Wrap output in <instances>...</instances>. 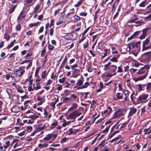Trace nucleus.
<instances>
[{
    "instance_id": "43",
    "label": "nucleus",
    "mask_w": 151,
    "mask_h": 151,
    "mask_svg": "<svg viewBox=\"0 0 151 151\" xmlns=\"http://www.w3.org/2000/svg\"><path fill=\"white\" fill-rule=\"evenodd\" d=\"M5 143L6 144V145L4 147V149H6L10 145V142L9 141H6Z\"/></svg>"
},
{
    "instance_id": "58",
    "label": "nucleus",
    "mask_w": 151,
    "mask_h": 151,
    "mask_svg": "<svg viewBox=\"0 0 151 151\" xmlns=\"http://www.w3.org/2000/svg\"><path fill=\"white\" fill-rule=\"evenodd\" d=\"M141 31H137L135 32L134 33L133 35L134 36V37H135L136 36L139 35L141 33Z\"/></svg>"
},
{
    "instance_id": "61",
    "label": "nucleus",
    "mask_w": 151,
    "mask_h": 151,
    "mask_svg": "<svg viewBox=\"0 0 151 151\" xmlns=\"http://www.w3.org/2000/svg\"><path fill=\"white\" fill-rule=\"evenodd\" d=\"M150 128L149 127L148 128H145L144 129V132H145L144 133V134L145 135H146L148 134V131L150 130Z\"/></svg>"
},
{
    "instance_id": "18",
    "label": "nucleus",
    "mask_w": 151,
    "mask_h": 151,
    "mask_svg": "<svg viewBox=\"0 0 151 151\" xmlns=\"http://www.w3.org/2000/svg\"><path fill=\"white\" fill-rule=\"evenodd\" d=\"M19 106H14L11 109L12 112L14 113H17L19 111Z\"/></svg>"
},
{
    "instance_id": "49",
    "label": "nucleus",
    "mask_w": 151,
    "mask_h": 151,
    "mask_svg": "<svg viewBox=\"0 0 151 151\" xmlns=\"http://www.w3.org/2000/svg\"><path fill=\"white\" fill-rule=\"evenodd\" d=\"M118 70H117V72H116L117 73H122L123 72V70L122 69V65L118 66Z\"/></svg>"
},
{
    "instance_id": "62",
    "label": "nucleus",
    "mask_w": 151,
    "mask_h": 151,
    "mask_svg": "<svg viewBox=\"0 0 151 151\" xmlns=\"http://www.w3.org/2000/svg\"><path fill=\"white\" fill-rule=\"evenodd\" d=\"M67 56L66 55L65 57V58L63 60V61L62 64H63L65 65V63H67Z\"/></svg>"
},
{
    "instance_id": "21",
    "label": "nucleus",
    "mask_w": 151,
    "mask_h": 151,
    "mask_svg": "<svg viewBox=\"0 0 151 151\" xmlns=\"http://www.w3.org/2000/svg\"><path fill=\"white\" fill-rule=\"evenodd\" d=\"M84 81V78L82 76H81V78L79 79L77 82V84L79 86H81L83 84V82Z\"/></svg>"
},
{
    "instance_id": "31",
    "label": "nucleus",
    "mask_w": 151,
    "mask_h": 151,
    "mask_svg": "<svg viewBox=\"0 0 151 151\" xmlns=\"http://www.w3.org/2000/svg\"><path fill=\"white\" fill-rule=\"evenodd\" d=\"M127 124L128 123L127 122H125L123 124H121V125L120 126L119 129L120 130L122 131L123 128H125L126 127Z\"/></svg>"
},
{
    "instance_id": "38",
    "label": "nucleus",
    "mask_w": 151,
    "mask_h": 151,
    "mask_svg": "<svg viewBox=\"0 0 151 151\" xmlns=\"http://www.w3.org/2000/svg\"><path fill=\"white\" fill-rule=\"evenodd\" d=\"M21 29V25L20 23H18L16 26V29L17 31H20Z\"/></svg>"
},
{
    "instance_id": "8",
    "label": "nucleus",
    "mask_w": 151,
    "mask_h": 151,
    "mask_svg": "<svg viewBox=\"0 0 151 151\" xmlns=\"http://www.w3.org/2000/svg\"><path fill=\"white\" fill-rule=\"evenodd\" d=\"M78 36V34L77 33L73 32L68 35L67 38H68V40H76Z\"/></svg>"
},
{
    "instance_id": "35",
    "label": "nucleus",
    "mask_w": 151,
    "mask_h": 151,
    "mask_svg": "<svg viewBox=\"0 0 151 151\" xmlns=\"http://www.w3.org/2000/svg\"><path fill=\"white\" fill-rule=\"evenodd\" d=\"M50 139H51V134H47L46 136L43 138V140L46 141H48Z\"/></svg>"
},
{
    "instance_id": "5",
    "label": "nucleus",
    "mask_w": 151,
    "mask_h": 151,
    "mask_svg": "<svg viewBox=\"0 0 151 151\" xmlns=\"http://www.w3.org/2000/svg\"><path fill=\"white\" fill-rule=\"evenodd\" d=\"M117 66L114 65H111L110 66V72L107 73L106 76V77L111 78L113 76L116 75V72L117 69Z\"/></svg>"
},
{
    "instance_id": "63",
    "label": "nucleus",
    "mask_w": 151,
    "mask_h": 151,
    "mask_svg": "<svg viewBox=\"0 0 151 151\" xmlns=\"http://www.w3.org/2000/svg\"><path fill=\"white\" fill-rule=\"evenodd\" d=\"M6 79L7 80H8L10 79V77H11L12 78H13V77L11 75L10 76L9 73L7 74L6 76Z\"/></svg>"
},
{
    "instance_id": "2",
    "label": "nucleus",
    "mask_w": 151,
    "mask_h": 151,
    "mask_svg": "<svg viewBox=\"0 0 151 151\" xmlns=\"http://www.w3.org/2000/svg\"><path fill=\"white\" fill-rule=\"evenodd\" d=\"M141 59L142 62L148 63L151 60V51L143 54L141 56Z\"/></svg>"
},
{
    "instance_id": "7",
    "label": "nucleus",
    "mask_w": 151,
    "mask_h": 151,
    "mask_svg": "<svg viewBox=\"0 0 151 151\" xmlns=\"http://www.w3.org/2000/svg\"><path fill=\"white\" fill-rule=\"evenodd\" d=\"M141 43L140 41L134 42H131V45L132 47V51H134L136 50H139V47L140 46Z\"/></svg>"
},
{
    "instance_id": "47",
    "label": "nucleus",
    "mask_w": 151,
    "mask_h": 151,
    "mask_svg": "<svg viewBox=\"0 0 151 151\" xmlns=\"http://www.w3.org/2000/svg\"><path fill=\"white\" fill-rule=\"evenodd\" d=\"M141 114H142L145 113L146 111V106H144L141 109Z\"/></svg>"
},
{
    "instance_id": "59",
    "label": "nucleus",
    "mask_w": 151,
    "mask_h": 151,
    "mask_svg": "<svg viewBox=\"0 0 151 151\" xmlns=\"http://www.w3.org/2000/svg\"><path fill=\"white\" fill-rule=\"evenodd\" d=\"M65 77H64L60 79L59 80V82L61 83H63L65 81Z\"/></svg>"
},
{
    "instance_id": "32",
    "label": "nucleus",
    "mask_w": 151,
    "mask_h": 151,
    "mask_svg": "<svg viewBox=\"0 0 151 151\" xmlns=\"http://www.w3.org/2000/svg\"><path fill=\"white\" fill-rule=\"evenodd\" d=\"M32 113H33L32 112ZM33 113L34 114L30 115L29 116V118L32 119L33 120H35L39 117L38 115L36 116L35 113Z\"/></svg>"
},
{
    "instance_id": "52",
    "label": "nucleus",
    "mask_w": 151,
    "mask_h": 151,
    "mask_svg": "<svg viewBox=\"0 0 151 151\" xmlns=\"http://www.w3.org/2000/svg\"><path fill=\"white\" fill-rule=\"evenodd\" d=\"M111 124L109 125L108 126H107L106 129L103 130L102 131L103 133H106L107 132L110 128V126Z\"/></svg>"
},
{
    "instance_id": "51",
    "label": "nucleus",
    "mask_w": 151,
    "mask_h": 151,
    "mask_svg": "<svg viewBox=\"0 0 151 151\" xmlns=\"http://www.w3.org/2000/svg\"><path fill=\"white\" fill-rule=\"evenodd\" d=\"M109 110H104V111L102 112L101 114L102 116H104V115L105 114H110V113H109ZM105 116H106V115H105Z\"/></svg>"
},
{
    "instance_id": "19",
    "label": "nucleus",
    "mask_w": 151,
    "mask_h": 151,
    "mask_svg": "<svg viewBox=\"0 0 151 151\" xmlns=\"http://www.w3.org/2000/svg\"><path fill=\"white\" fill-rule=\"evenodd\" d=\"M120 55L119 54L116 55V56H114L111 59H110V61L113 62L117 63L118 62V59Z\"/></svg>"
},
{
    "instance_id": "34",
    "label": "nucleus",
    "mask_w": 151,
    "mask_h": 151,
    "mask_svg": "<svg viewBox=\"0 0 151 151\" xmlns=\"http://www.w3.org/2000/svg\"><path fill=\"white\" fill-rule=\"evenodd\" d=\"M105 139L102 140L101 142L98 145V147L102 148L104 147L105 145Z\"/></svg>"
},
{
    "instance_id": "29",
    "label": "nucleus",
    "mask_w": 151,
    "mask_h": 151,
    "mask_svg": "<svg viewBox=\"0 0 151 151\" xmlns=\"http://www.w3.org/2000/svg\"><path fill=\"white\" fill-rule=\"evenodd\" d=\"M17 6V4L14 5L10 9L9 11V14H11L14 12L15 9L16 8Z\"/></svg>"
},
{
    "instance_id": "11",
    "label": "nucleus",
    "mask_w": 151,
    "mask_h": 151,
    "mask_svg": "<svg viewBox=\"0 0 151 151\" xmlns=\"http://www.w3.org/2000/svg\"><path fill=\"white\" fill-rule=\"evenodd\" d=\"M76 111H73L67 117L66 119H73V120L72 121V122H73L75 121V119L76 118L75 116Z\"/></svg>"
},
{
    "instance_id": "48",
    "label": "nucleus",
    "mask_w": 151,
    "mask_h": 151,
    "mask_svg": "<svg viewBox=\"0 0 151 151\" xmlns=\"http://www.w3.org/2000/svg\"><path fill=\"white\" fill-rule=\"evenodd\" d=\"M151 19V13L149 15L147 16L145 18V21L146 20V21H149Z\"/></svg>"
},
{
    "instance_id": "27",
    "label": "nucleus",
    "mask_w": 151,
    "mask_h": 151,
    "mask_svg": "<svg viewBox=\"0 0 151 151\" xmlns=\"http://www.w3.org/2000/svg\"><path fill=\"white\" fill-rule=\"evenodd\" d=\"M132 99H131V101L132 102V103L133 104L135 105H137L138 104V103H137V98H136V97L135 96H132Z\"/></svg>"
},
{
    "instance_id": "25",
    "label": "nucleus",
    "mask_w": 151,
    "mask_h": 151,
    "mask_svg": "<svg viewBox=\"0 0 151 151\" xmlns=\"http://www.w3.org/2000/svg\"><path fill=\"white\" fill-rule=\"evenodd\" d=\"M149 2L147 0H145L141 3L139 5V6L140 7H145L147 5Z\"/></svg>"
},
{
    "instance_id": "16",
    "label": "nucleus",
    "mask_w": 151,
    "mask_h": 151,
    "mask_svg": "<svg viewBox=\"0 0 151 151\" xmlns=\"http://www.w3.org/2000/svg\"><path fill=\"white\" fill-rule=\"evenodd\" d=\"M30 101V100H28L24 101V106L23 107V106H22L21 107L22 111H24L27 108L28 106V104L29 103Z\"/></svg>"
},
{
    "instance_id": "14",
    "label": "nucleus",
    "mask_w": 151,
    "mask_h": 151,
    "mask_svg": "<svg viewBox=\"0 0 151 151\" xmlns=\"http://www.w3.org/2000/svg\"><path fill=\"white\" fill-rule=\"evenodd\" d=\"M147 77V75H144L143 76H142L137 78H134L133 79V80L135 82H137L139 81H141L145 79Z\"/></svg>"
},
{
    "instance_id": "28",
    "label": "nucleus",
    "mask_w": 151,
    "mask_h": 151,
    "mask_svg": "<svg viewBox=\"0 0 151 151\" xmlns=\"http://www.w3.org/2000/svg\"><path fill=\"white\" fill-rule=\"evenodd\" d=\"M115 96L117 99H123V95L122 93L117 92Z\"/></svg>"
},
{
    "instance_id": "46",
    "label": "nucleus",
    "mask_w": 151,
    "mask_h": 151,
    "mask_svg": "<svg viewBox=\"0 0 151 151\" xmlns=\"http://www.w3.org/2000/svg\"><path fill=\"white\" fill-rule=\"evenodd\" d=\"M4 38L6 39L7 41H9L11 38V36L7 34H4Z\"/></svg>"
},
{
    "instance_id": "56",
    "label": "nucleus",
    "mask_w": 151,
    "mask_h": 151,
    "mask_svg": "<svg viewBox=\"0 0 151 151\" xmlns=\"http://www.w3.org/2000/svg\"><path fill=\"white\" fill-rule=\"evenodd\" d=\"M58 122H57L52 123L51 124V125L53 127H50L51 129H52L54 128L55 126L58 125Z\"/></svg>"
},
{
    "instance_id": "57",
    "label": "nucleus",
    "mask_w": 151,
    "mask_h": 151,
    "mask_svg": "<svg viewBox=\"0 0 151 151\" xmlns=\"http://www.w3.org/2000/svg\"><path fill=\"white\" fill-rule=\"evenodd\" d=\"M40 66H39L36 69L35 73V76H38V73L39 71L40 70Z\"/></svg>"
},
{
    "instance_id": "39",
    "label": "nucleus",
    "mask_w": 151,
    "mask_h": 151,
    "mask_svg": "<svg viewBox=\"0 0 151 151\" xmlns=\"http://www.w3.org/2000/svg\"><path fill=\"white\" fill-rule=\"evenodd\" d=\"M69 100H70V98L69 97H65L63 99L62 101L63 103H66L68 102V101Z\"/></svg>"
},
{
    "instance_id": "53",
    "label": "nucleus",
    "mask_w": 151,
    "mask_h": 151,
    "mask_svg": "<svg viewBox=\"0 0 151 151\" xmlns=\"http://www.w3.org/2000/svg\"><path fill=\"white\" fill-rule=\"evenodd\" d=\"M73 17L75 20L77 21H79L82 18L80 16L77 15H75Z\"/></svg>"
},
{
    "instance_id": "15",
    "label": "nucleus",
    "mask_w": 151,
    "mask_h": 151,
    "mask_svg": "<svg viewBox=\"0 0 151 151\" xmlns=\"http://www.w3.org/2000/svg\"><path fill=\"white\" fill-rule=\"evenodd\" d=\"M72 106L68 109V111H72L76 109L78 107V105L76 103H73L71 104Z\"/></svg>"
},
{
    "instance_id": "60",
    "label": "nucleus",
    "mask_w": 151,
    "mask_h": 151,
    "mask_svg": "<svg viewBox=\"0 0 151 151\" xmlns=\"http://www.w3.org/2000/svg\"><path fill=\"white\" fill-rule=\"evenodd\" d=\"M38 146L39 147H41V148L42 147H47L48 145V144H38Z\"/></svg>"
},
{
    "instance_id": "13",
    "label": "nucleus",
    "mask_w": 151,
    "mask_h": 151,
    "mask_svg": "<svg viewBox=\"0 0 151 151\" xmlns=\"http://www.w3.org/2000/svg\"><path fill=\"white\" fill-rule=\"evenodd\" d=\"M146 84H138L137 86L138 87L137 88L139 92L142 91H144L146 89Z\"/></svg>"
},
{
    "instance_id": "55",
    "label": "nucleus",
    "mask_w": 151,
    "mask_h": 151,
    "mask_svg": "<svg viewBox=\"0 0 151 151\" xmlns=\"http://www.w3.org/2000/svg\"><path fill=\"white\" fill-rule=\"evenodd\" d=\"M51 138H52V141H53L57 137V134H50Z\"/></svg>"
},
{
    "instance_id": "42",
    "label": "nucleus",
    "mask_w": 151,
    "mask_h": 151,
    "mask_svg": "<svg viewBox=\"0 0 151 151\" xmlns=\"http://www.w3.org/2000/svg\"><path fill=\"white\" fill-rule=\"evenodd\" d=\"M122 93L125 96H129L130 92L127 90H124L123 91Z\"/></svg>"
},
{
    "instance_id": "20",
    "label": "nucleus",
    "mask_w": 151,
    "mask_h": 151,
    "mask_svg": "<svg viewBox=\"0 0 151 151\" xmlns=\"http://www.w3.org/2000/svg\"><path fill=\"white\" fill-rule=\"evenodd\" d=\"M24 67L22 66L19 68L18 70H19L20 74L18 75V77H19L22 76L25 72V70H24Z\"/></svg>"
},
{
    "instance_id": "22",
    "label": "nucleus",
    "mask_w": 151,
    "mask_h": 151,
    "mask_svg": "<svg viewBox=\"0 0 151 151\" xmlns=\"http://www.w3.org/2000/svg\"><path fill=\"white\" fill-rule=\"evenodd\" d=\"M73 71L72 72L74 75L73 76V77L74 78H76L78 76V73H79L80 70L78 69H73Z\"/></svg>"
},
{
    "instance_id": "10",
    "label": "nucleus",
    "mask_w": 151,
    "mask_h": 151,
    "mask_svg": "<svg viewBox=\"0 0 151 151\" xmlns=\"http://www.w3.org/2000/svg\"><path fill=\"white\" fill-rule=\"evenodd\" d=\"M129 109V110L128 114V116L129 117L132 116L134 115L137 111V109L134 106L130 107Z\"/></svg>"
},
{
    "instance_id": "40",
    "label": "nucleus",
    "mask_w": 151,
    "mask_h": 151,
    "mask_svg": "<svg viewBox=\"0 0 151 151\" xmlns=\"http://www.w3.org/2000/svg\"><path fill=\"white\" fill-rule=\"evenodd\" d=\"M40 8V6L39 5L37 4L35 8V10L34 12L35 13H36L38 12L37 11L39 10Z\"/></svg>"
},
{
    "instance_id": "37",
    "label": "nucleus",
    "mask_w": 151,
    "mask_h": 151,
    "mask_svg": "<svg viewBox=\"0 0 151 151\" xmlns=\"http://www.w3.org/2000/svg\"><path fill=\"white\" fill-rule=\"evenodd\" d=\"M48 73H46L45 70H44L42 73L41 77L42 78L44 79L47 75Z\"/></svg>"
},
{
    "instance_id": "6",
    "label": "nucleus",
    "mask_w": 151,
    "mask_h": 151,
    "mask_svg": "<svg viewBox=\"0 0 151 151\" xmlns=\"http://www.w3.org/2000/svg\"><path fill=\"white\" fill-rule=\"evenodd\" d=\"M114 111L115 112L112 117V119H115L124 115L122 109L116 108Z\"/></svg>"
},
{
    "instance_id": "41",
    "label": "nucleus",
    "mask_w": 151,
    "mask_h": 151,
    "mask_svg": "<svg viewBox=\"0 0 151 151\" xmlns=\"http://www.w3.org/2000/svg\"><path fill=\"white\" fill-rule=\"evenodd\" d=\"M46 52V50L45 47H44V48L42 50L41 53L40 54L41 56L42 57H43L45 55V53Z\"/></svg>"
},
{
    "instance_id": "24",
    "label": "nucleus",
    "mask_w": 151,
    "mask_h": 151,
    "mask_svg": "<svg viewBox=\"0 0 151 151\" xmlns=\"http://www.w3.org/2000/svg\"><path fill=\"white\" fill-rule=\"evenodd\" d=\"M89 42L88 39H86L85 40V42L84 43L83 45V47L84 49L88 48L89 46Z\"/></svg>"
},
{
    "instance_id": "50",
    "label": "nucleus",
    "mask_w": 151,
    "mask_h": 151,
    "mask_svg": "<svg viewBox=\"0 0 151 151\" xmlns=\"http://www.w3.org/2000/svg\"><path fill=\"white\" fill-rule=\"evenodd\" d=\"M108 49H104V51L105 52L104 54V55H102L101 56V58H104L106 56H107V54L108 52Z\"/></svg>"
},
{
    "instance_id": "45",
    "label": "nucleus",
    "mask_w": 151,
    "mask_h": 151,
    "mask_svg": "<svg viewBox=\"0 0 151 151\" xmlns=\"http://www.w3.org/2000/svg\"><path fill=\"white\" fill-rule=\"evenodd\" d=\"M47 55H45V57L44 58V60L42 62L43 66H44L45 65L47 61Z\"/></svg>"
},
{
    "instance_id": "30",
    "label": "nucleus",
    "mask_w": 151,
    "mask_h": 151,
    "mask_svg": "<svg viewBox=\"0 0 151 151\" xmlns=\"http://www.w3.org/2000/svg\"><path fill=\"white\" fill-rule=\"evenodd\" d=\"M70 13H68L65 15V19L66 20H70L71 19V17H70L71 15Z\"/></svg>"
},
{
    "instance_id": "26",
    "label": "nucleus",
    "mask_w": 151,
    "mask_h": 151,
    "mask_svg": "<svg viewBox=\"0 0 151 151\" xmlns=\"http://www.w3.org/2000/svg\"><path fill=\"white\" fill-rule=\"evenodd\" d=\"M63 123L62 125L63 127H65L67 125H69L71 122H72V121H68L67 122L65 119L63 120Z\"/></svg>"
},
{
    "instance_id": "1",
    "label": "nucleus",
    "mask_w": 151,
    "mask_h": 151,
    "mask_svg": "<svg viewBox=\"0 0 151 151\" xmlns=\"http://www.w3.org/2000/svg\"><path fill=\"white\" fill-rule=\"evenodd\" d=\"M151 49V42L150 38H147L143 41L142 43V51Z\"/></svg>"
},
{
    "instance_id": "33",
    "label": "nucleus",
    "mask_w": 151,
    "mask_h": 151,
    "mask_svg": "<svg viewBox=\"0 0 151 151\" xmlns=\"http://www.w3.org/2000/svg\"><path fill=\"white\" fill-rule=\"evenodd\" d=\"M86 37H83V36H82V37L81 39L77 41V42L78 46L79 44H80L81 42H82L84 40L86 39Z\"/></svg>"
},
{
    "instance_id": "64",
    "label": "nucleus",
    "mask_w": 151,
    "mask_h": 151,
    "mask_svg": "<svg viewBox=\"0 0 151 151\" xmlns=\"http://www.w3.org/2000/svg\"><path fill=\"white\" fill-rule=\"evenodd\" d=\"M104 70H107L110 69V66L108 65L107 64L105 65H104Z\"/></svg>"
},
{
    "instance_id": "3",
    "label": "nucleus",
    "mask_w": 151,
    "mask_h": 151,
    "mask_svg": "<svg viewBox=\"0 0 151 151\" xmlns=\"http://www.w3.org/2000/svg\"><path fill=\"white\" fill-rule=\"evenodd\" d=\"M150 66V65L149 64L145 65L143 67L141 68L140 69L138 70L136 73L138 74L141 75L145 73V75H147V76L148 74L149 69Z\"/></svg>"
},
{
    "instance_id": "17",
    "label": "nucleus",
    "mask_w": 151,
    "mask_h": 151,
    "mask_svg": "<svg viewBox=\"0 0 151 151\" xmlns=\"http://www.w3.org/2000/svg\"><path fill=\"white\" fill-rule=\"evenodd\" d=\"M138 18H135L134 19L129 20L130 22L131 23H134L137 24L138 26H140L142 24V22H141L139 20L135 22V21L138 20Z\"/></svg>"
},
{
    "instance_id": "54",
    "label": "nucleus",
    "mask_w": 151,
    "mask_h": 151,
    "mask_svg": "<svg viewBox=\"0 0 151 151\" xmlns=\"http://www.w3.org/2000/svg\"><path fill=\"white\" fill-rule=\"evenodd\" d=\"M48 47L49 50L50 51L53 50L54 48V47L50 44H48Z\"/></svg>"
},
{
    "instance_id": "9",
    "label": "nucleus",
    "mask_w": 151,
    "mask_h": 151,
    "mask_svg": "<svg viewBox=\"0 0 151 151\" xmlns=\"http://www.w3.org/2000/svg\"><path fill=\"white\" fill-rule=\"evenodd\" d=\"M149 29H151V26L142 29V31L143 32L139 37V39L141 40L145 39L147 35V31Z\"/></svg>"
},
{
    "instance_id": "23",
    "label": "nucleus",
    "mask_w": 151,
    "mask_h": 151,
    "mask_svg": "<svg viewBox=\"0 0 151 151\" xmlns=\"http://www.w3.org/2000/svg\"><path fill=\"white\" fill-rule=\"evenodd\" d=\"M19 97L18 95H14L12 97V100L13 101L17 102L19 101Z\"/></svg>"
},
{
    "instance_id": "44",
    "label": "nucleus",
    "mask_w": 151,
    "mask_h": 151,
    "mask_svg": "<svg viewBox=\"0 0 151 151\" xmlns=\"http://www.w3.org/2000/svg\"><path fill=\"white\" fill-rule=\"evenodd\" d=\"M39 23V22H37L34 23H30L29 24V26H30L31 28L33 27L37 26Z\"/></svg>"
},
{
    "instance_id": "12",
    "label": "nucleus",
    "mask_w": 151,
    "mask_h": 151,
    "mask_svg": "<svg viewBox=\"0 0 151 151\" xmlns=\"http://www.w3.org/2000/svg\"><path fill=\"white\" fill-rule=\"evenodd\" d=\"M71 96L69 97L70 100H71L72 102L77 101L78 102L79 98L77 96L74 94H70Z\"/></svg>"
},
{
    "instance_id": "4",
    "label": "nucleus",
    "mask_w": 151,
    "mask_h": 151,
    "mask_svg": "<svg viewBox=\"0 0 151 151\" xmlns=\"http://www.w3.org/2000/svg\"><path fill=\"white\" fill-rule=\"evenodd\" d=\"M149 95L147 94L143 93L139 96L137 98V101L138 104L140 103H145L148 100L147 98Z\"/></svg>"
},
{
    "instance_id": "36",
    "label": "nucleus",
    "mask_w": 151,
    "mask_h": 151,
    "mask_svg": "<svg viewBox=\"0 0 151 151\" xmlns=\"http://www.w3.org/2000/svg\"><path fill=\"white\" fill-rule=\"evenodd\" d=\"M146 89L147 91H149L151 89V83L148 82L146 84Z\"/></svg>"
}]
</instances>
